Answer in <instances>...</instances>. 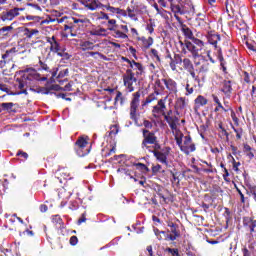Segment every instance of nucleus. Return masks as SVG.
<instances>
[{"label":"nucleus","instance_id":"nucleus-1","mask_svg":"<svg viewBox=\"0 0 256 256\" xmlns=\"http://www.w3.org/2000/svg\"><path fill=\"white\" fill-rule=\"evenodd\" d=\"M178 4H171V11L174 13L175 19L178 23H183L181 17L179 15H195V6H193V2L191 0H176Z\"/></svg>","mask_w":256,"mask_h":256},{"label":"nucleus","instance_id":"nucleus-2","mask_svg":"<svg viewBox=\"0 0 256 256\" xmlns=\"http://www.w3.org/2000/svg\"><path fill=\"white\" fill-rule=\"evenodd\" d=\"M144 140L142 142V149H147L149 152L158 149H161V145H159V141H157V137L155 133L149 132V130L143 131Z\"/></svg>","mask_w":256,"mask_h":256},{"label":"nucleus","instance_id":"nucleus-3","mask_svg":"<svg viewBox=\"0 0 256 256\" xmlns=\"http://www.w3.org/2000/svg\"><path fill=\"white\" fill-rule=\"evenodd\" d=\"M141 92H135L132 95V100L130 103V119L137 123V119H139V105L141 103Z\"/></svg>","mask_w":256,"mask_h":256},{"label":"nucleus","instance_id":"nucleus-4","mask_svg":"<svg viewBox=\"0 0 256 256\" xmlns=\"http://www.w3.org/2000/svg\"><path fill=\"white\" fill-rule=\"evenodd\" d=\"M123 83L128 93H133V91H135V85H137V77H135L133 70H126V73L123 75Z\"/></svg>","mask_w":256,"mask_h":256},{"label":"nucleus","instance_id":"nucleus-5","mask_svg":"<svg viewBox=\"0 0 256 256\" xmlns=\"http://www.w3.org/2000/svg\"><path fill=\"white\" fill-rule=\"evenodd\" d=\"M180 44L182 47V53L186 54L188 50L190 53H192L194 59L201 57V53H199V51L203 50V46H197V44L193 42H186L185 45L183 44V42H180ZM185 47L187 50H185Z\"/></svg>","mask_w":256,"mask_h":256},{"label":"nucleus","instance_id":"nucleus-6","mask_svg":"<svg viewBox=\"0 0 256 256\" xmlns=\"http://www.w3.org/2000/svg\"><path fill=\"white\" fill-rule=\"evenodd\" d=\"M76 145V153L79 157H85V155H89V142H87V137H80L75 143Z\"/></svg>","mask_w":256,"mask_h":256},{"label":"nucleus","instance_id":"nucleus-7","mask_svg":"<svg viewBox=\"0 0 256 256\" xmlns=\"http://www.w3.org/2000/svg\"><path fill=\"white\" fill-rule=\"evenodd\" d=\"M167 99L168 96L160 99L157 103V105H155L152 109V115L156 118H159L161 116L164 117L165 111H167V106L165 105V103H167Z\"/></svg>","mask_w":256,"mask_h":256},{"label":"nucleus","instance_id":"nucleus-8","mask_svg":"<svg viewBox=\"0 0 256 256\" xmlns=\"http://www.w3.org/2000/svg\"><path fill=\"white\" fill-rule=\"evenodd\" d=\"M177 145L186 155H189V153H193V151H195V145L191 140V136H184V140L180 141V144Z\"/></svg>","mask_w":256,"mask_h":256},{"label":"nucleus","instance_id":"nucleus-9","mask_svg":"<svg viewBox=\"0 0 256 256\" xmlns=\"http://www.w3.org/2000/svg\"><path fill=\"white\" fill-rule=\"evenodd\" d=\"M19 53V48L12 47L5 51L4 54H2V60H0V67L3 69L9 61H13V58Z\"/></svg>","mask_w":256,"mask_h":256},{"label":"nucleus","instance_id":"nucleus-10","mask_svg":"<svg viewBox=\"0 0 256 256\" xmlns=\"http://www.w3.org/2000/svg\"><path fill=\"white\" fill-rule=\"evenodd\" d=\"M81 5L85 7L88 11H99L103 9V3L99 0H79Z\"/></svg>","mask_w":256,"mask_h":256},{"label":"nucleus","instance_id":"nucleus-11","mask_svg":"<svg viewBox=\"0 0 256 256\" xmlns=\"http://www.w3.org/2000/svg\"><path fill=\"white\" fill-rule=\"evenodd\" d=\"M243 226L249 229L250 235L256 237V220L253 217L246 216L243 218Z\"/></svg>","mask_w":256,"mask_h":256},{"label":"nucleus","instance_id":"nucleus-12","mask_svg":"<svg viewBox=\"0 0 256 256\" xmlns=\"http://www.w3.org/2000/svg\"><path fill=\"white\" fill-rule=\"evenodd\" d=\"M46 41L50 45L51 53H56L58 55V53L60 51H63V48L61 47V44L59 43V41L57 40V38L55 36L46 37Z\"/></svg>","mask_w":256,"mask_h":256},{"label":"nucleus","instance_id":"nucleus-13","mask_svg":"<svg viewBox=\"0 0 256 256\" xmlns=\"http://www.w3.org/2000/svg\"><path fill=\"white\" fill-rule=\"evenodd\" d=\"M162 83L165 85L169 95L177 93V82L171 78H163Z\"/></svg>","mask_w":256,"mask_h":256},{"label":"nucleus","instance_id":"nucleus-14","mask_svg":"<svg viewBox=\"0 0 256 256\" xmlns=\"http://www.w3.org/2000/svg\"><path fill=\"white\" fill-rule=\"evenodd\" d=\"M124 60L126 61L127 64L130 65L132 73L133 71H136L134 75H143V71H144L143 64L136 62L135 60H129L127 58H124Z\"/></svg>","mask_w":256,"mask_h":256},{"label":"nucleus","instance_id":"nucleus-15","mask_svg":"<svg viewBox=\"0 0 256 256\" xmlns=\"http://www.w3.org/2000/svg\"><path fill=\"white\" fill-rule=\"evenodd\" d=\"M19 11H25V8H13L2 16V21H13L15 17H19Z\"/></svg>","mask_w":256,"mask_h":256},{"label":"nucleus","instance_id":"nucleus-16","mask_svg":"<svg viewBox=\"0 0 256 256\" xmlns=\"http://www.w3.org/2000/svg\"><path fill=\"white\" fill-rule=\"evenodd\" d=\"M183 33L185 37H187V39H191L192 43H194V45H197V47H205V43L203 41L193 36V32L191 31V29L183 28Z\"/></svg>","mask_w":256,"mask_h":256},{"label":"nucleus","instance_id":"nucleus-17","mask_svg":"<svg viewBox=\"0 0 256 256\" xmlns=\"http://www.w3.org/2000/svg\"><path fill=\"white\" fill-rule=\"evenodd\" d=\"M220 91L222 93H224V95L227 99H230L231 98V93H233V86L231 85V81L230 80H224L221 83Z\"/></svg>","mask_w":256,"mask_h":256},{"label":"nucleus","instance_id":"nucleus-18","mask_svg":"<svg viewBox=\"0 0 256 256\" xmlns=\"http://www.w3.org/2000/svg\"><path fill=\"white\" fill-rule=\"evenodd\" d=\"M150 153H153L154 157H156V159L160 163H162L163 165H167V157L169 155V151L168 150L163 152V151H159V149L158 150L154 149L153 151H150Z\"/></svg>","mask_w":256,"mask_h":256},{"label":"nucleus","instance_id":"nucleus-19","mask_svg":"<svg viewBox=\"0 0 256 256\" xmlns=\"http://www.w3.org/2000/svg\"><path fill=\"white\" fill-rule=\"evenodd\" d=\"M109 11L110 13H114L116 15H121L122 17H127V12L121 8H115L109 4H103V9L102 11Z\"/></svg>","mask_w":256,"mask_h":256},{"label":"nucleus","instance_id":"nucleus-20","mask_svg":"<svg viewBox=\"0 0 256 256\" xmlns=\"http://www.w3.org/2000/svg\"><path fill=\"white\" fill-rule=\"evenodd\" d=\"M96 47H99V45H95L91 41H87V40H81L80 41V49L82 51H95Z\"/></svg>","mask_w":256,"mask_h":256},{"label":"nucleus","instance_id":"nucleus-21","mask_svg":"<svg viewBox=\"0 0 256 256\" xmlns=\"http://www.w3.org/2000/svg\"><path fill=\"white\" fill-rule=\"evenodd\" d=\"M164 119L166 123H168L170 129H175L179 123V118H177V116H169V114H165Z\"/></svg>","mask_w":256,"mask_h":256},{"label":"nucleus","instance_id":"nucleus-22","mask_svg":"<svg viewBox=\"0 0 256 256\" xmlns=\"http://www.w3.org/2000/svg\"><path fill=\"white\" fill-rule=\"evenodd\" d=\"M109 31L113 32V37H115V39H129V36H127V34L121 32V30L115 28V26H109Z\"/></svg>","mask_w":256,"mask_h":256},{"label":"nucleus","instance_id":"nucleus-23","mask_svg":"<svg viewBox=\"0 0 256 256\" xmlns=\"http://www.w3.org/2000/svg\"><path fill=\"white\" fill-rule=\"evenodd\" d=\"M172 133L175 137V141L177 143V145H181V142L183 141V132H181V130H179V128H177V126H175V128H171Z\"/></svg>","mask_w":256,"mask_h":256},{"label":"nucleus","instance_id":"nucleus-24","mask_svg":"<svg viewBox=\"0 0 256 256\" xmlns=\"http://www.w3.org/2000/svg\"><path fill=\"white\" fill-rule=\"evenodd\" d=\"M24 36L26 39H33L34 37H37L39 35L38 29H31V28H24Z\"/></svg>","mask_w":256,"mask_h":256},{"label":"nucleus","instance_id":"nucleus-25","mask_svg":"<svg viewBox=\"0 0 256 256\" xmlns=\"http://www.w3.org/2000/svg\"><path fill=\"white\" fill-rule=\"evenodd\" d=\"M126 17H129L132 19V21H139V17L137 16V13H139V10L133 9V8H127L125 10Z\"/></svg>","mask_w":256,"mask_h":256},{"label":"nucleus","instance_id":"nucleus-26","mask_svg":"<svg viewBox=\"0 0 256 256\" xmlns=\"http://www.w3.org/2000/svg\"><path fill=\"white\" fill-rule=\"evenodd\" d=\"M221 41V36L219 34H209L208 35V43L213 45L214 49H217V43Z\"/></svg>","mask_w":256,"mask_h":256},{"label":"nucleus","instance_id":"nucleus-27","mask_svg":"<svg viewBox=\"0 0 256 256\" xmlns=\"http://www.w3.org/2000/svg\"><path fill=\"white\" fill-rule=\"evenodd\" d=\"M208 100L205 96L199 95L195 99V109H199L200 107H205L207 105Z\"/></svg>","mask_w":256,"mask_h":256},{"label":"nucleus","instance_id":"nucleus-28","mask_svg":"<svg viewBox=\"0 0 256 256\" xmlns=\"http://www.w3.org/2000/svg\"><path fill=\"white\" fill-rule=\"evenodd\" d=\"M91 35L95 37H107V29L98 27L90 32Z\"/></svg>","mask_w":256,"mask_h":256},{"label":"nucleus","instance_id":"nucleus-29","mask_svg":"<svg viewBox=\"0 0 256 256\" xmlns=\"http://www.w3.org/2000/svg\"><path fill=\"white\" fill-rule=\"evenodd\" d=\"M139 41H141L142 43V47H144V49H149V47H151V45H153L154 43V40H153V37H140L139 38Z\"/></svg>","mask_w":256,"mask_h":256},{"label":"nucleus","instance_id":"nucleus-30","mask_svg":"<svg viewBox=\"0 0 256 256\" xmlns=\"http://www.w3.org/2000/svg\"><path fill=\"white\" fill-rule=\"evenodd\" d=\"M0 91H4L5 93H8V95H23V94L27 95L26 89L19 91V92L10 93L9 88H7V86L3 85V84H0Z\"/></svg>","mask_w":256,"mask_h":256},{"label":"nucleus","instance_id":"nucleus-31","mask_svg":"<svg viewBox=\"0 0 256 256\" xmlns=\"http://www.w3.org/2000/svg\"><path fill=\"white\" fill-rule=\"evenodd\" d=\"M69 76V69H64L62 71L59 72L58 76L56 77L58 83H63L64 81H67V79H64L63 81L59 80V79H63L64 77Z\"/></svg>","mask_w":256,"mask_h":256},{"label":"nucleus","instance_id":"nucleus-32","mask_svg":"<svg viewBox=\"0 0 256 256\" xmlns=\"http://www.w3.org/2000/svg\"><path fill=\"white\" fill-rule=\"evenodd\" d=\"M187 102L184 97H180L176 101V109H185Z\"/></svg>","mask_w":256,"mask_h":256},{"label":"nucleus","instance_id":"nucleus-33","mask_svg":"<svg viewBox=\"0 0 256 256\" xmlns=\"http://www.w3.org/2000/svg\"><path fill=\"white\" fill-rule=\"evenodd\" d=\"M168 227H170V231L174 236H176V237L181 236V233L179 232V230H177V225H175V223H173V222L169 223Z\"/></svg>","mask_w":256,"mask_h":256},{"label":"nucleus","instance_id":"nucleus-34","mask_svg":"<svg viewBox=\"0 0 256 256\" xmlns=\"http://www.w3.org/2000/svg\"><path fill=\"white\" fill-rule=\"evenodd\" d=\"M52 223H54V225H57L59 229L63 227V219H61V216L59 215L53 216Z\"/></svg>","mask_w":256,"mask_h":256},{"label":"nucleus","instance_id":"nucleus-35","mask_svg":"<svg viewBox=\"0 0 256 256\" xmlns=\"http://www.w3.org/2000/svg\"><path fill=\"white\" fill-rule=\"evenodd\" d=\"M182 63H183V67H184V69H186V71H189V70H191L192 68H194V67H193V63H192L191 60L188 59V58H185V59L182 61Z\"/></svg>","mask_w":256,"mask_h":256},{"label":"nucleus","instance_id":"nucleus-36","mask_svg":"<svg viewBox=\"0 0 256 256\" xmlns=\"http://www.w3.org/2000/svg\"><path fill=\"white\" fill-rule=\"evenodd\" d=\"M117 172L121 173V175H127L128 177H131V179H133V172L127 168H119Z\"/></svg>","mask_w":256,"mask_h":256},{"label":"nucleus","instance_id":"nucleus-37","mask_svg":"<svg viewBox=\"0 0 256 256\" xmlns=\"http://www.w3.org/2000/svg\"><path fill=\"white\" fill-rule=\"evenodd\" d=\"M95 55H98V57H100V59H102L103 61H107V56L103 55L100 52H87V57H95Z\"/></svg>","mask_w":256,"mask_h":256},{"label":"nucleus","instance_id":"nucleus-38","mask_svg":"<svg viewBox=\"0 0 256 256\" xmlns=\"http://www.w3.org/2000/svg\"><path fill=\"white\" fill-rule=\"evenodd\" d=\"M97 19H99V21H109V14L101 11L98 13Z\"/></svg>","mask_w":256,"mask_h":256},{"label":"nucleus","instance_id":"nucleus-39","mask_svg":"<svg viewBox=\"0 0 256 256\" xmlns=\"http://www.w3.org/2000/svg\"><path fill=\"white\" fill-rule=\"evenodd\" d=\"M1 107L4 109V111H11V109L15 107V104H13V102L2 103Z\"/></svg>","mask_w":256,"mask_h":256},{"label":"nucleus","instance_id":"nucleus-40","mask_svg":"<svg viewBox=\"0 0 256 256\" xmlns=\"http://www.w3.org/2000/svg\"><path fill=\"white\" fill-rule=\"evenodd\" d=\"M39 67L43 71L51 72V68L47 65V62H43V60H39Z\"/></svg>","mask_w":256,"mask_h":256},{"label":"nucleus","instance_id":"nucleus-41","mask_svg":"<svg viewBox=\"0 0 256 256\" xmlns=\"http://www.w3.org/2000/svg\"><path fill=\"white\" fill-rule=\"evenodd\" d=\"M26 19H27V21H33L34 23L41 22V17H39V16L27 15Z\"/></svg>","mask_w":256,"mask_h":256},{"label":"nucleus","instance_id":"nucleus-42","mask_svg":"<svg viewBox=\"0 0 256 256\" xmlns=\"http://www.w3.org/2000/svg\"><path fill=\"white\" fill-rule=\"evenodd\" d=\"M39 5H40L39 2H38V4L28 3V7H32V9H34V11L41 13L42 9H41V6H39Z\"/></svg>","mask_w":256,"mask_h":256},{"label":"nucleus","instance_id":"nucleus-43","mask_svg":"<svg viewBox=\"0 0 256 256\" xmlns=\"http://www.w3.org/2000/svg\"><path fill=\"white\" fill-rule=\"evenodd\" d=\"M153 101H155L154 94H152L148 98H146V100L144 102H142V106L145 107V105H149V103H152Z\"/></svg>","mask_w":256,"mask_h":256},{"label":"nucleus","instance_id":"nucleus-44","mask_svg":"<svg viewBox=\"0 0 256 256\" xmlns=\"http://www.w3.org/2000/svg\"><path fill=\"white\" fill-rule=\"evenodd\" d=\"M58 57H62L63 59H71V55L69 53L65 52V50L62 48V51H60L58 54Z\"/></svg>","mask_w":256,"mask_h":256},{"label":"nucleus","instance_id":"nucleus-45","mask_svg":"<svg viewBox=\"0 0 256 256\" xmlns=\"http://www.w3.org/2000/svg\"><path fill=\"white\" fill-rule=\"evenodd\" d=\"M166 251L171 253L172 256H179V250L177 248H167Z\"/></svg>","mask_w":256,"mask_h":256},{"label":"nucleus","instance_id":"nucleus-46","mask_svg":"<svg viewBox=\"0 0 256 256\" xmlns=\"http://www.w3.org/2000/svg\"><path fill=\"white\" fill-rule=\"evenodd\" d=\"M163 79H157L156 81H155V85H156V87L158 88V89H161V91H164L165 90V86H163Z\"/></svg>","mask_w":256,"mask_h":256},{"label":"nucleus","instance_id":"nucleus-47","mask_svg":"<svg viewBox=\"0 0 256 256\" xmlns=\"http://www.w3.org/2000/svg\"><path fill=\"white\" fill-rule=\"evenodd\" d=\"M109 27H114V29H117V20L108 19V29H109Z\"/></svg>","mask_w":256,"mask_h":256},{"label":"nucleus","instance_id":"nucleus-48","mask_svg":"<svg viewBox=\"0 0 256 256\" xmlns=\"http://www.w3.org/2000/svg\"><path fill=\"white\" fill-rule=\"evenodd\" d=\"M185 90H186L185 95H187V96H188V95H193L194 89H193V87H191V85L186 84Z\"/></svg>","mask_w":256,"mask_h":256},{"label":"nucleus","instance_id":"nucleus-49","mask_svg":"<svg viewBox=\"0 0 256 256\" xmlns=\"http://www.w3.org/2000/svg\"><path fill=\"white\" fill-rule=\"evenodd\" d=\"M188 73H190L192 79H194V81H199V76H197L195 74V68H192L191 70H188Z\"/></svg>","mask_w":256,"mask_h":256},{"label":"nucleus","instance_id":"nucleus-50","mask_svg":"<svg viewBox=\"0 0 256 256\" xmlns=\"http://www.w3.org/2000/svg\"><path fill=\"white\" fill-rule=\"evenodd\" d=\"M151 54L153 57H155L156 61H161V58L159 57V51H157V49H151Z\"/></svg>","mask_w":256,"mask_h":256},{"label":"nucleus","instance_id":"nucleus-51","mask_svg":"<svg viewBox=\"0 0 256 256\" xmlns=\"http://www.w3.org/2000/svg\"><path fill=\"white\" fill-rule=\"evenodd\" d=\"M136 167L138 169H140L141 171H149V168H147V166L145 164H143V163H137Z\"/></svg>","mask_w":256,"mask_h":256},{"label":"nucleus","instance_id":"nucleus-52","mask_svg":"<svg viewBox=\"0 0 256 256\" xmlns=\"http://www.w3.org/2000/svg\"><path fill=\"white\" fill-rule=\"evenodd\" d=\"M154 233H155L157 239H159V241H161V236L160 235L161 234L165 235V231H159V229H157V228L154 229Z\"/></svg>","mask_w":256,"mask_h":256},{"label":"nucleus","instance_id":"nucleus-53","mask_svg":"<svg viewBox=\"0 0 256 256\" xmlns=\"http://www.w3.org/2000/svg\"><path fill=\"white\" fill-rule=\"evenodd\" d=\"M77 243H79V239L77 238V236H71L70 238V245H77Z\"/></svg>","mask_w":256,"mask_h":256},{"label":"nucleus","instance_id":"nucleus-54","mask_svg":"<svg viewBox=\"0 0 256 256\" xmlns=\"http://www.w3.org/2000/svg\"><path fill=\"white\" fill-rule=\"evenodd\" d=\"M119 29L121 32L125 33V35L129 33V27H127V25H120Z\"/></svg>","mask_w":256,"mask_h":256},{"label":"nucleus","instance_id":"nucleus-55","mask_svg":"<svg viewBox=\"0 0 256 256\" xmlns=\"http://www.w3.org/2000/svg\"><path fill=\"white\" fill-rule=\"evenodd\" d=\"M173 61L176 63V65H180V63H183V59L180 55H175Z\"/></svg>","mask_w":256,"mask_h":256},{"label":"nucleus","instance_id":"nucleus-56","mask_svg":"<svg viewBox=\"0 0 256 256\" xmlns=\"http://www.w3.org/2000/svg\"><path fill=\"white\" fill-rule=\"evenodd\" d=\"M115 101H120V103H123V94L121 92H117Z\"/></svg>","mask_w":256,"mask_h":256},{"label":"nucleus","instance_id":"nucleus-57","mask_svg":"<svg viewBox=\"0 0 256 256\" xmlns=\"http://www.w3.org/2000/svg\"><path fill=\"white\" fill-rule=\"evenodd\" d=\"M212 99L214 103H216V105H219V107H221V100H219V97H217V95L212 94Z\"/></svg>","mask_w":256,"mask_h":256},{"label":"nucleus","instance_id":"nucleus-58","mask_svg":"<svg viewBox=\"0 0 256 256\" xmlns=\"http://www.w3.org/2000/svg\"><path fill=\"white\" fill-rule=\"evenodd\" d=\"M12 30H13L12 26H5L0 29V33H6V31H12Z\"/></svg>","mask_w":256,"mask_h":256},{"label":"nucleus","instance_id":"nucleus-59","mask_svg":"<svg viewBox=\"0 0 256 256\" xmlns=\"http://www.w3.org/2000/svg\"><path fill=\"white\" fill-rule=\"evenodd\" d=\"M17 156L18 157H23L24 159H27L29 157V154H27L26 152H23V151H18Z\"/></svg>","mask_w":256,"mask_h":256},{"label":"nucleus","instance_id":"nucleus-60","mask_svg":"<svg viewBox=\"0 0 256 256\" xmlns=\"http://www.w3.org/2000/svg\"><path fill=\"white\" fill-rule=\"evenodd\" d=\"M207 71H209V66L203 64V65L200 67V73H207Z\"/></svg>","mask_w":256,"mask_h":256},{"label":"nucleus","instance_id":"nucleus-61","mask_svg":"<svg viewBox=\"0 0 256 256\" xmlns=\"http://www.w3.org/2000/svg\"><path fill=\"white\" fill-rule=\"evenodd\" d=\"M244 81L245 83H251V78L249 77V73L244 72Z\"/></svg>","mask_w":256,"mask_h":256},{"label":"nucleus","instance_id":"nucleus-62","mask_svg":"<svg viewBox=\"0 0 256 256\" xmlns=\"http://www.w3.org/2000/svg\"><path fill=\"white\" fill-rule=\"evenodd\" d=\"M25 80H20L18 82V89H25Z\"/></svg>","mask_w":256,"mask_h":256},{"label":"nucleus","instance_id":"nucleus-63","mask_svg":"<svg viewBox=\"0 0 256 256\" xmlns=\"http://www.w3.org/2000/svg\"><path fill=\"white\" fill-rule=\"evenodd\" d=\"M242 252H243V256H251V252L247 248L242 249Z\"/></svg>","mask_w":256,"mask_h":256},{"label":"nucleus","instance_id":"nucleus-64","mask_svg":"<svg viewBox=\"0 0 256 256\" xmlns=\"http://www.w3.org/2000/svg\"><path fill=\"white\" fill-rule=\"evenodd\" d=\"M250 196L253 198V200L256 202V191L255 190H251L250 191Z\"/></svg>","mask_w":256,"mask_h":256}]
</instances>
